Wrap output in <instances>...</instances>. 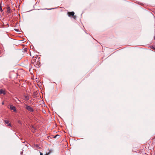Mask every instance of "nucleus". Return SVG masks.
<instances>
[{"label":"nucleus","instance_id":"obj_5","mask_svg":"<svg viewBox=\"0 0 155 155\" xmlns=\"http://www.w3.org/2000/svg\"><path fill=\"white\" fill-rule=\"evenodd\" d=\"M4 122L6 124H8V126H11V124L10 123H9V121L8 120H4Z\"/></svg>","mask_w":155,"mask_h":155},{"label":"nucleus","instance_id":"obj_3","mask_svg":"<svg viewBox=\"0 0 155 155\" xmlns=\"http://www.w3.org/2000/svg\"><path fill=\"white\" fill-rule=\"evenodd\" d=\"M25 108L29 111L33 112L34 109L31 106L25 105Z\"/></svg>","mask_w":155,"mask_h":155},{"label":"nucleus","instance_id":"obj_2","mask_svg":"<svg viewBox=\"0 0 155 155\" xmlns=\"http://www.w3.org/2000/svg\"><path fill=\"white\" fill-rule=\"evenodd\" d=\"M68 16L70 17H72L74 19H75L76 17L75 15H74V12H68Z\"/></svg>","mask_w":155,"mask_h":155},{"label":"nucleus","instance_id":"obj_8","mask_svg":"<svg viewBox=\"0 0 155 155\" xmlns=\"http://www.w3.org/2000/svg\"><path fill=\"white\" fill-rule=\"evenodd\" d=\"M53 152V150H50L48 153H47L46 154H48V155H49L51 153Z\"/></svg>","mask_w":155,"mask_h":155},{"label":"nucleus","instance_id":"obj_1","mask_svg":"<svg viewBox=\"0 0 155 155\" xmlns=\"http://www.w3.org/2000/svg\"><path fill=\"white\" fill-rule=\"evenodd\" d=\"M40 58L38 56H35L33 57L31 61V66H34L38 68L40 66Z\"/></svg>","mask_w":155,"mask_h":155},{"label":"nucleus","instance_id":"obj_4","mask_svg":"<svg viewBox=\"0 0 155 155\" xmlns=\"http://www.w3.org/2000/svg\"><path fill=\"white\" fill-rule=\"evenodd\" d=\"M10 109L11 110H13L14 112L16 111V109L15 107L12 105H10Z\"/></svg>","mask_w":155,"mask_h":155},{"label":"nucleus","instance_id":"obj_16","mask_svg":"<svg viewBox=\"0 0 155 155\" xmlns=\"http://www.w3.org/2000/svg\"><path fill=\"white\" fill-rule=\"evenodd\" d=\"M0 11H1V12H2L3 10H0Z\"/></svg>","mask_w":155,"mask_h":155},{"label":"nucleus","instance_id":"obj_11","mask_svg":"<svg viewBox=\"0 0 155 155\" xmlns=\"http://www.w3.org/2000/svg\"><path fill=\"white\" fill-rule=\"evenodd\" d=\"M59 135H55V136L54 137V138H56L58 136V137H59Z\"/></svg>","mask_w":155,"mask_h":155},{"label":"nucleus","instance_id":"obj_17","mask_svg":"<svg viewBox=\"0 0 155 155\" xmlns=\"http://www.w3.org/2000/svg\"><path fill=\"white\" fill-rule=\"evenodd\" d=\"M154 39H155V36L154 37Z\"/></svg>","mask_w":155,"mask_h":155},{"label":"nucleus","instance_id":"obj_14","mask_svg":"<svg viewBox=\"0 0 155 155\" xmlns=\"http://www.w3.org/2000/svg\"><path fill=\"white\" fill-rule=\"evenodd\" d=\"M2 105H3V104H4V102H3L2 103Z\"/></svg>","mask_w":155,"mask_h":155},{"label":"nucleus","instance_id":"obj_12","mask_svg":"<svg viewBox=\"0 0 155 155\" xmlns=\"http://www.w3.org/2000/svg\"><path fill=\"white\" fill-rule=\"evenodd\" d=\"M40 155H43V153L41 152H40ZM45 155H48V154H45Z\"/></svg>","mask_w":155,"mask_h":155},{"label":"nucleus","instance_id":"obj_7","mask_svg":"<svg viewBox=\"0 0 155 155\" xmlns=\"http://www.w3.org/2000/svg\"><path fill=\"white\" fill-rule=\"evenodd\" d=\"M29 99V96H28V95H27V96H25V101H28Z\"/></svg>","mask_w":155,"mask_h":155},{"label":"nucleus","instance_id":"obj_9","mask_svg":"<svg viewBox=\"0 0 155 155\" xmlns=\"http://www.w3.org/2000/svg\"><path fill=\"white\" fill-rule=\"evenodd\" d=\"M10 9V7L7 6V10H9Z\"/></svg>","mask_w":155,"mask_h":155},{"label":"nucleus","instance_id":"obj_15","mask_svg":"<svg viewBox=\"0 0 155 155\" xmlns=\"http://www.w3.org/2000/svg\"><path fill=\"white\" fill-rule=\"evenodd\" d=\"M152 48V49H154V48L153 47H152V48Z\"/></svg>","mask_w":155,"mask_h":155},{"label":"nucleus","instance_id":"obj_13","mask_svg":"<svg viewBox=\"0 0 155 155\" xmlns=\"http://www.w3.org/2000/svg\"><path fill=\"white\" fill-rule=\"evenodd\" d=\"M53 9V8H49V9H46V10H52Z\"/></svg>","mask_w":155,"mask_h":155},{"label":"nucleus","instance_id":"obj_10","mask_svg":"<svg viewBox=\"0 0 155 155\" xmlns=\"http://www.w3.org/2000/svg\"><path fill=\"white\" fill-rule=\"evenodd\" d=\"M11 10H7V12L8 13H10V12H11Z\"/></svg>","mask_w":155,"mask_h":155},{"label":"nucleus","instance_id":"obj_6","mask_svg":"<svg viewBox=\"0 0 155 155\" xmlns=\"http://www.w3.org/2000/svg\"><path fill=\"white\" fill-rule=\"evenodd\" d=\"M0 94H3L5 95V90H3L2 89H0Z\"/></svg>","mask_w":155,"mask_h":155}]
</instances>
